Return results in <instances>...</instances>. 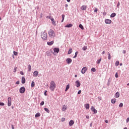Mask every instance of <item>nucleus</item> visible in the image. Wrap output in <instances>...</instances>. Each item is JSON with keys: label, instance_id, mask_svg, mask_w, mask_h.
<instances>
[{"label": "nucleus", "instance_id": "nucleus-1", "mask_svg": "<svg viewBox=\"0 0 129 129\" xmlns=\"http://www.w3.org/2000/svg\"><path fill=\"white\" fill-rule=\"evenodd\" d=\"M55 88H56V84H55V82L52 81L50 82L49 89H50L51 91H54Z\"/></svg>", "mask_w": 129, "mask_h": 129}, {"label": "nucleus", "instance_id": "nucleus-2", "mask_svg": "<svg viewBox=\"0 0 129 129\" xmlns=\"http://www.w3.org/2000/svg\"><path fill=\"white\" fill-rule=\"evenodd\" d=\"M41 37L42 40L46 41L47 40V38H48V35L47 34V32L46 31H43L41 33Z\"/></svg>", "mask_w": 129, "mask_h": 129}, {"label": "nucleus", "instance_id": "nucleus-3", "mask_svg": "<svg viewBox=\"0 0 129 129\" xmlns=\"http://www.w3.org/2000/svg\"><path fill=\"white\" fill-rule=\"evenodd\" d=\"M48 35L50 38H54L55 37V32H54V30L50 29L48 31Z\"/></svg>", "mask_w": 129, "mask_h": 129}, {"label": "nucleus", "instance_id": "nucleus-4", "mask_svg": "<svg viewBox=\"0 0 129 129\" xmlns=\"http://www.w3.org/2000/svg\"><path fill=\"white\" fill-rule=\"evenodd\" d=\"M8 105L11 106L12 105V98L9 97L8 98Z\"/></svg>", "mask_w": 129, "mask_h": 129}, {"label": "nucleus", "instance_id": "nucleus-5", "mask_svg": "<svg viewBox=\"0 0 129 129\" xmlns=\"http://www.w3.org/2000/svg\"><path fill=\"white\" fill-rule=\"evenodd\" d=\"M19 91L21 93H25V91H26V89L24 87H22L20 88Z\"/></svg>", "mask_w": 129, "mask_h": 129}, {"label": "nucleus", "instance_id": "nucleus-6", "mask_svg": "<svg viewBox=\"0 0 129 129\" xmlns=\"http://www.w3.org/2000/svg\"><path fill=\"white\" fill-rule=\"evenodd\" d=\"M87 71V68L86 67H84L81 71L82 74H85V72Z\"/></svg>", "mask_w": 129, "mask_h": 129}, {"label": "nucleus", "instance_id": "nucleus-7", "mask_svg": "<svg viewBox=\"0 0 129 129\" xmlns=\"http://www.w3.org/2000/svg\"><path fill=\"white\" fill-rule=\"evenodd\" d=\"M76 85L77 87H80V85H81V83H80V82H79V81H76Z\"/></svg>", "mask_w": 129, "mask_h": 129}, {"label": "nucleus", "instance_id": "nucleus-8", "mask_svg": "<svg viewBox=\"0 0 129 129\" xmlns=\"http://www.w3.org/2000/svg\"><path fill=\"white\" fill-rule=\"evenodd\" d=\"M67 108H68V107H67V105H63L62 108V111H65V110H67Z\"/></svg>", "mask_w": 129, "mask_h": 129}, {"label": "nucleus", "instance_id": "nucleus-9", "mask_svg": "<svg viewBox=\"0 0 129 129\" xmlns=\"http://www.w3.org/2000/svg\"><path fill=\"white\" fill-rule=\"evenodd\" d=\"M81 9L82 11H85L87 9V6L83 5L81 7Z\"/></svg>", "mask_w": 129, "mask_h": 129}, {"label": "nucleus", "instance_id": "nucleus-10", "mask_svg": "<svg viewBox=\"0 0 129 129\" xmlns=\"http://www.w3.org/2000/svg\"><path fill=\"white\" fill-rule=\"evenodd\" d=\"M66 61L68 64H70V63L72 62V59H71V58H68L66 59Z\"/></svg>", "mask_w": 129, "mask_h": 129}, {"label": "nucleus", "instance_id": "nucleus-11", "mask_svg": "<svg viewBox=\"0 0 129 129\" xmlns=\"http://www.w3.org/2000/svg\"><path fill=\"white\" fill-rule=\"evenodd\" d=\"M53 51H54V53H59V51H60V49H59L58 48H54L53 49Z\"/></svg>", "mask_w": 129, "mask_h": 129}, {"label": "nucleus", "instance_id": "nucleus-12", "mask_svg": "<svg viewBox=\"0 0 129 129\" xmlns=\"http://www.w3.org/2000/svg\"><path fill=\"white\" fill-rule=\"evenodd\" d=\"M91 109L92 111H93L94 113H97V110L95 109V108H94V107H92Z\"/></svg>", "mask_w": 129, "mask_h": 129}, {"label": "nucleus", "instance_id": "nucleus-13", "mask_svg": "<svg viewBox=\"0 0 129 129\" xmlns=\"http://www.w3.org/2000/svg\"><path fill=\"white\" fill-rule=\"evenodd\" d=\"M38 75L39 72H38V71H34V72L33 73V76H34V77H37V76H38Z\"/></svg>", "mask_w": 129, "mask_h": 129}, {"label": "nucleus", "instance_id": "nucleus-14", "mask_svg": "<svg viewBox=\"0 0 129 129\" xmlns=\"http://www.w3.org/2000/svg\"><path fill=\"white\" fill-rule=\"evenodd\" d=\"M69 124L70 125V126H72V125H73L74 124V121H73V120H71L70 121Z\"/></svg>", "mask_w": 129, "mask_h": 129}, {"label": "nucleus", "instance_id": "nucleus-15", "mask_svg": "<svg viewBox=\"0 0 129 129\" xmlns=\"http://www.w3.org/2000/svg\"><path fill=\"white\" fill-rule=\"evenodd\" d=\"M105 24H111V20L109 19H106L105 20Z\"/></svg>", "mask_w": 129, "mask_h": 129}, {"label": "nucleus", "instance_id": "nucleus-16", "mask_svg": "<svg viewBox=\"0 0 129 129\" xmlns=\"http://www.w3.org/2000/svg\"><path fill=\"white\" fill-rule=\"evenodd\" d=\"M47 45H48V46H52V45H53V44H54V41H52L50 42H47Z\"/></svg>", "mask_w": 129, "mask_h": 129}, {"label": "nucleus", "instance_id": "nucleus-17", "mask_svg": "<svg viewBox=\"0 0 129 129\" xmlns=\"http://www.w3.org/2000/svg\"><path fill=\"white\" fill-rule=\"evenodd\" d=\"M22 84H25V83H26V79L24 77L22 78Z\"/></svg>", "mask_w": 129, "mask_h": 129}, {"label": "nucleus", "instance_id": "nucleus-18", "mask_svg": "<svg viewBox=\"0 0 129 129\" xmlns=\"http://www.w3.org/2000/svg\"><path fill=\"white\" fill-rule=\"evenodd\" d=\"M50 20L52 22V24L54 25V26H56V22L55 21V20H54V19L51 18L50 19Z\"/></svg>", "mask_w": 129, "mask_h": 129}, {"label": "nucleus", "instance_id": "nucleus-19", "mask_svg": "<svg viewBox=\"0 0 129 129\" xmlns=\"http://www.w3.org/2000/svg\"><path fill=\"white\" fill-rule=\"evenodd\" d=\"M73 25L72 24H68L65 26V28H71Z\"/></svg>", "mask_w": 129, "mask_h": 129}, {"label": "nucleus", "instance_id": "nucleus-20", "mask_svg": "<svg viewBox=\"0 0 129 129\" xmlns=\"http://www.w3.org/2000/svg\"><path fill=\"white\" fill-rule=\"evenodd\" d=\"M115 97L116 98H118V97H119V92H117V93H115Z\"/></svg>", "mask_w": 129, "mask_h": 129}, {"label": "nucleus", "instance_id": "nucleus-21", "mask_svg": "<svg viewBox=\"0 0 129 129\" xmlns=\"http://www.w3.org/2000/svg\"><path fill=\"white\" fill-rule=\"evenodd\" d=\"M111 101L112 103L114 104L115 103V102H116V99L115 98L112 99Z\"/></svg>", "mask_w": 129, "mask_h": 129}, {"label": "nucleus", "instance_id": "nucleus-22", "mask_svg": "<svg viewBox=\"0 0 129 129\" xmlns=\"http://www.w3.org/2000/svg\"><path fill=\"white\" fill-rule=\"evenodd\" d=\"M89 107H90L89 104H85V107L87 109H89Z\"/></svg>", "mask_w": 129, "mask_h": 129}, {"label": "nucleus", "instance_id": "nucleus-23", "mask_svg": "<svg viewBox=\"0 0 129 129\" xmlns=\"http://www.w3.org/2000/svg\"><path fill=\"white\" fill-rule=\"evenodd\" d=\"M41 116V114L40 113H37L35 115V117H39Z\"/></svg>", "mask_w": 129, "mask_h": 129}, {"label": "nucleus", "instance_id": "nucleus-24", "mask_svg": "<svg viewBox=\"0 0 129 129\" xmlns=\"http://www.w3.org/2000/svg\"><path fill=\"white\" fill-rule=\"evenodd\" d=\"M116 16V14L112 13V14H111L110 17L111 18H114V17H115Z\"/></svg>", "mask_w": 129, "mask_h": 129}, {"label": "nucleus", "instance_id": "nucleus-25", "mask_svg": "<svg viewBox=\"0 0 129 129\" xmlns=\"http://www.w3.org/2000/svg\"><path fill=\"white\" fill-rule=\"evenodd\" d=\"M79 28L81 29L82 30H84V27L82 25V24H80L79 26Z\"/></svg>", "mask_w": 129, "mask_h": 129}, {"label": "nucleus", "instance_id": "nucleus-26", "mask_svg": "<svg viewBox=\"0 0 129 129\" xmlns=\"http://www.w3.org/2000/svg\"><path fill=\"white\" fill-rule=\"evenodd\" d=\"M69 88H70V85H67L66 90H65V91H67L68 90V89H69Z\"/></svg>", "mask_w": 129, "mask_h": 129}, {"label": "nucleus", "instance_id": "nucleus-27", "mask_svg": "<svg viewBox=\"0 0 129 129\" xmlns=\"http://www.w3.org/2000/svg\"><path fill=\"white\" fill-rule=\"evenodd\" d=\"M107 55L108 60H110V59H111V57L110 56V53L109 52H108Z\"/></svg>", "mask_w": 129, "mask_h": 129}, {"label": "nucleus", "instance_id": "nucleus-28", "mask_svg": "<svg viewBox=\"0 0 129 129\" xmlns=\"http://www.w3.org/2000/svg\"><path fill=\"white\" fill-rule=\"evenodd\" d=\"M61 17H62V19L61 20V23H63V22H64V19L65 18V15H62Z\"/></svg>", "mask_w": 129, "mask_h": 129}, {"label": "nucleus", "instance_id": "nucleus-29", "mask_svg": "<svg viewBox=\"0 0 129 129\" xmlns=\"http://www.w3.org/2000/svg\"><path fill=\"white\" fill-rule=\"evenodd\" d=\"M28 71L30 72H31V65H28Z\"/></svg>", "mask_w": 129, "mask_h": 129}, {"label": "nucleus", "instance_id": "nucleus-30", "mask_svg": "<svg viewBox=\"0 0 129 129\" xmlns=\"http://www.w3.org/2000/svg\"><path fill=\"white\" fill-rule=\"evenodd\" d=\"M100 62H101V58H100L99 59L97 60V63L100 64Z\"/></svg>", "mask_w": 129, "mask_h": 129}, {"label": "nucleus", "instance_id": "nucleus-31", "mask_svg": "<svg viewBox=\"0 0 129 129\" xmlns=\"http://www.w3.org/2000/svg\"><path fill=\"white\" fill-rule=\"evenodd\" d=\"M72 53V48H70L68 51V54H71Z\"/></svg>", "mask_w": 129, "mask_h": 129}, {"label": "nucleus", "instance_id": "nucleus-32", "mask_svg": "<svg viewBox=\"0 0 129 129\" xmlns=\"http://www.w3.org/2000/svg\"><path fill=\"white\" fill-rule=\"evenodd\" d=\"M44 110H45L46 111V112H48V113H49L50 112V110H49V109H48L47 108H45Z\"/></svg>", "mask_w": 129, "mask_h": 129}, {"label": "nucleus", "instance_id": "nucleus-33", "mask_svg": "<svg viewBox=\"0 0 129 129\" xmlns=\"http://www.w3.org/2000/svg\"><path fill=\"white\" fill-rule=\"evenodd\" d=\"M83 51H86V50H87V46H84L83 47Z\"/></svg>", "mask_w": 129, "mask_h": 129}, {"label": "nucleus", "instance_id": "nucleus-34", "mask_svg": "<svg viewBox=\"0 0 129 129\" xmlns=\"http://www.w3.org/2000/svg\"><path fill=\"white\" fill-rule=\"evenodd\" d=\"M35 86V82H32L31 83V87H34Z\"/></svg>", "mask_w": 129, "mask_h": 129}, {"label": "nucleus", "instance_id": "nucleus-35", "mask_svg": "<svg viewBox=\"0 0 129 129\" xmlns=\"http://www.w3.org/2000/svg\"><path fill=\"white\" fill-rule=\"evenodd\" d=\"M78 54V51L76 52L75 56L73 57V58H76L77 57V54Z\"/></svg>", "mask_w": 129, "mask_h": 129}, {"label": "nucleus", "instance_id": "nucleus-36", "mask_svg": "<svg viewBox=\"0 0 129 129\" xmlns=\"http://www.w3.org/2000/svg\"><path fill=\"white\" fill-rule=\"evenodd\" d=\"M91 71H92L93 72H95V71H96V69H95V68H92Z\"/></svg>", "mask_w": 129, "mask_h": 129}, {"label": "nucleus", "instance_id": "nucleus-37", "mask_svg": "<svg viewBox=\"0 0 129 129\" xmlns=\"http://www.w3.org/2000/svg\"><path fill=\"white\" fill-rule=\"evenodd\" d=\"M123 106V104L122 103H120L119 105V107H122Z\"/></svg>", "mask_w": 129, "mask_h": 129}, {"label": "nucleus", "instance_id": "nucleus-38", "mask_svg": "<svg viewBox=\"0 0 129 129\" xmlns=\"http://www.w3.org/2000/svg\"><path fill=\"white\" fill-rule=\"evenodd\" d=\"M115 65L116 66H118L119 65V61H116Z\"/></svg>", "mask_w": 129, "mask_h": 129}, {"label": "nucleus", "instance_id": "nucleus-39", "mask_svg": "<svg viewBox=\"0 0 129 129\" xmlns=\"http://www.w3.org/2000/svg\"><path fill=\"white\" fill-rule=\"evenodd\" d=\"M14 54L15 56H17L18 52L14 51Z\"/></svg>", "mask_w": 129, "mask_h": 129}, {"label": "nucleus", "instance_id": "nucleus-40", "mask_svg": "<svg viewBox=\"0 0 129 129\" xmlns=\"http://www.w3.org/2000/svg\"><path fill=\"white\" fill-rule=\"evenodd\" d=\"M4 105H5V103L3 102H0V106H4Z\"/></svg>", "mask_w": 129, "mask_h": 129}, {"label": "nucleus", "instance_id": "nucleus-41", "mask_svg": "<svg viewBox=\"0 0 129 129\" xmlns=\"http://www.w3.org/2000/svg\"><path fill=\"white\" fill-rule=\"evenodd\" d=\"M45 102L44 101H42L41 103H40V105H44Z\"/></svg>", "mask_w": 129, "mask_h": 129}, {"label": "nucleus", "instance_id": "nucleus-42", "mask_svg": "<svg viewBox=\"0 0 129 129\" xmlns=\"http://www.w3.org/2000/svg\"><path fill=\"white\" fill-rule=\"evenodd\" d=\"M115 76L116 78H118V75L117 74V73H116Z\"/></svg>", "mask_w": 129, "mask_h": 129}, {"label": "nucleus", "instance_id": "nucleus-43", "mask_svg": "<svg viewBox=\"0 0 129 129\" xmlns=\"http://www.w3.org/2000/svg\"><path fill=\"white\" fill-rule=\"evenodd\" d=\"M81 93V90H79L78 92V94H80Z\"/></svg>", "mask_w": 129, "mask_h": 129}, {"label": "nucleus", "instance_id": "nucleus-44", "mask_svg": "<svg viewBox=\"0 0 129 129\" xmlns=\"http://www.w3.org/2000/svg\"><path fill=\"white\" fill-rule=\"evenodd\" d=\"M14 72H17V68H15Z\"/></svg>", "mask_w": 129, "mask_h": 129}, {"label": "nucleus", "instance_id": "nucleus-45", "mask_svg": "<svg viewBox=\"0 0 129 129\" xmlns=\"http://www.w3.org/2000/svg\"><path fill=\"white\" fill-rule=\"evenodd\" d=\"M61 121H65V118H62Z\"/></svg>", "mask_w": 129, "mask_h": 129}, {"label": "nucleus", "instance_id": "nucleus-46", "mask_svg": "<svg viewBox=\"0 0 129 129\" xmlns=\"http://www.w3.org/2000/svg\"><path fill=\"white\" fill-rule=\"evenodd\" d=\"M102 55H104V54H105V51H103L102 53Z\"/></svg>", "mask_w": 129, "mask_h": 129}, {"label": "nucleus", "instance_id": "nucleus-47", "mask_svg": "<svg viewBox=\"0 0 129 129\" xmlns=\"http://www.w3.org/2000/svg\"><path fill=\"white\" fill-rule=\"evenodd\" d=\"M20 74L21 75H24V73L23 72H20Z\"/></svg>", "mask_w": 129, "mask_h": 129}, {"label": "nucleus", "instance_id": "nucleus-48", "mask_svg": "<svg viewBox=\"0 0 129 129\" xmlns=\"http://www.w3.org/2000/svg\"><path fill=\"white\" fill-rule=\"evenodd\" d=\"M44 95H45V96H47V91H46L44 93Z\"/></svg>", "mask_w": 129, "mask_h": 129}, {"label": "nucleus", "instance_id": "nucleus-49", "mask_svg": "<svg viewBox=\"0 0 129 129\" xmlns=\"http://www.w3.org/2000/svg\"><path fill=\"white\" fill-rule=\"evenodd\" d=\"M94 12H95V13H97V9H96L94 10Z\"/></svg>", "mask_w": 129, "mask_h": 129}, {"label": "nucleus", "instance_id": "nucleus-50", "mask_svg": "<svg viewBox=\"0 0 129 129\" xmlns=\"http://www.w3.org/2000/svg\"><path fill=\"white\" fill-rule=\"evenodd\" d=\"M16 84H20V81L16 82Z\"/></svg>", "mask_w": 129, "mask_h": 129}, {"label": "nucleus", "instance_id": "nucleus-51", "mask_svg": "<svg viewBox=\"0 0 129 129\" xmlns=\"http://www.w3.org/2000/svg\"><path fill=\"white\" fill-rule=\"evenodd\" d=\"M12 129H15V127H14V125H12Z\"/></svg>", "mask_w": 129, "mask_h": 129}, {"label": "nucleus", "instance_id": "nucleus-52", "mask_svg": "<svg viewBox=\"0 0 129 129\" xmlns=\"http://www.w3.org/2000/svg\"><path fill=\"white\" fill-rule=\"evenodd\" d=\"M105 122H106V123H108V121L107 120H106L105 121Z\"/></svg>", "mask_w": 129, "mask_h": 129}, {"label": "nucleus", "instance_id": "nucleus-53", "mask_svg": "<svg viewBox=\"0 0 129 129\" xmlns=\"http://www.w3.org/2000/svg\"><path fill=\"white\" fill-rule=\"evenodd\" d=\"M129 121V118H127V119H126V122H128Z\"/></svg>", "mask_w": 129, "mask_h": 129}, {"label": "nucleus", "instance_id": "nucleus-54", "mask_svg": "<svg viewBox=\"0 0 129 129\" xmlns=\"http://www.w3.org/2000/svg\"><path fill=\"white\" fill-rule=\"evenodd\" d=\"M47 18H48V19H52V18H51V16H47Z\"/></svg>", "mask_w": 129, "mask_h": 129}, {"label": "nucleus", "instance_id": "nucleus-55", "mask_svg": "<svg viewBox=\"0 0 129 129\" xmlns=\"http://www.w3.org/2000/svg\"><path fill=\"white\" fill-rule=\"evenodd\" d=\"M90 126L91 127L92 126V123H90Z\"/></svg>", "mask_w": 129, "mask_h": 129}, {"label": "nucleus", "instance_id": "nucleus-56", "mask_svg": "<svg viewBox=\"0 0 129 129\" xmlns=\"http://www.w3.org/2000/svg\"><path fill=\"white\" fill-rule=\"evenodd\" d=\"M86 118L88 119L89 118V116H86Z\"/></svg>", "mask_w": 129, "mask_h": 129}, {"label": "nucleus", "instance_id": "nucleus-57", "mask_svg": "<svg viewBox=\"0 0 129 129\" xmlns=\"http://www.w3.org/2000/svg\"><path fill=\"white\" fill-rule=\"evenodd\" d=\"M68 3H70V0H67Z\"/></svg>", "mask_w": 129, "mask_h": 129}, {"label": "nucleus", "instance_id": "nucleus-58", "mask_svg": "<svg viewBox=\"0 0 129 129\" xmlns=\"http://www.w3.org/2000/svg\"><path fill=\"white\" fill-rule=\"evenodd\" d=\"M67 7H68V5H66V7L67 8Z\"/></svg>", "mask_w": 129, "mask_h": 129}, {"label": "nucleus", "instance_id": "nucleus-59", "mask_svg": "<svg viewBox=\"0 0 129 129\" xmlns=\"http://www.w3.org/2000/svg\"><path fill=\"white\" fill-rule=\"evenodd\" d=\"M117 7H119V3H118V4L117 5Z\"/></svg>", "mask_w": 129, "mask_h": 129}, {"label": "nucleus", "instance_id": "nucleus-60", "mask_svg": "<svg viewBox=\"0 0 129 129\" xmlns=\"http://www.w3.org/2000/svg\"><path fill=\"white\" fill-rule=\"evenodd\" d=\"M120 66H122V63H120Z\"/></svg>", "mask_w": 129, "mask_h": 129}, {"label": "nucleus", "instance_id": "nucleus-61", "mask_svg": "<svg viewBox=\"0 0 129 129\" xmlns=\"http://www.w3.org/2000/svg\"><path fill=\"white\" fill-rule=\"evenodd\" d=\"M123 129H127V127H125Z\"/></svg>", "mask_w": 129, "mask_h": 129}, {"label": "nucleus", "instance_id": "nucleus-62", "mask_svg": "<svg viewBox=\"0 0 129 129\" xmlns=\"http://www.w3.org/2000/svg\"><path fill=\"white\" fill-rule=\"evenodd\" d=\"M75 77H77V75H75Z\"/></svg>", "mask_w": 129, "mask_h": 129}, {"label": "nucleus", "instance_id": "nucleus-63", "mask_svg": "<svg viewBox=\"0 0 129 129\" xmlns=\"http://www.w3.org/2000/svg\"><path fill=\"white\" fill-rule=\"evenodd\" d=\"M127 85L128 86H129V83H128V84H127Z\"/></svg>", "mask_w": 129, "mask_h": 129}, {"label": "nucleus", "instance_id": "nucleus-64", "mask_svg": "<svg viewBox=\"0 0 129 129\" xmlns=\"http://www.w3.org/2000/svg\"><path fill=\"white\" fill-rule=\"evenodd\" d=\"M12 109H14V106H12Z\"/></svg>", "mask_w": 129, "mask_h": 129}]
</instances>
